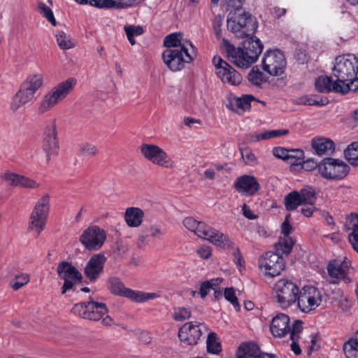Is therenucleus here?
Wrapping results in <instances>:
<instances>
[{
  "mask_svg": "<svg viewBox=\"0 0 358 358\" xmlns=\"http://www.w3.org/2000/svg\"><path fill=\"white\" fill-rule=\"evenodd\" d=\"M242 48H236L227 39H223L229 60L240 68H248L255 63L263 50V44L253 36L245 37Z\"/></svg>",
  "mask_w": 358,
  "mask_h": 358,
  "instance_id": "nucleus-1",
  "label": "nucleus"
},
{
  "mask_svg": "<svg viewBox=\"0 0 358 358\" xmlns=\"http://www.w3.org/2000/svg\"><path fill=\"white\" fill-rule=\"evenodd\" d=\"M295 243L290 238L279 239L275 244V252H266L259 258V266L264 269L265 275L271 277L279 275L285 268L283 255L287 256Z\"/></svg>",
  "mask_w": 358,
  "mask_h": 358,
  "instance_id": "nucleus-2",
  "label": "nucleus"
},
{
  "mask_svg": "<svg viewBox=\"0 0 358 358\" xmlns=\"http://www.w3.org/2000/svg\"><path fill=\"white\" fill-rule=\"evenodd\" d=\"M183 225L199 237L208 240L217 247L222 249L234 248V242L227 236L192 217H186L183 220Z\"/></svg>",
  "mask_w": 358,
  "mask_h": 358,
  "instance_id": "nucleus-3",
  "label": "nucleus"
},
{
  "mask_svg": "<svg viewBox=\"0 0 358 358\" xmlns=\"http://www.w3.org/2000/svg\"><path fill=\"white\" fill-rule=\"evenodd\" d=\"M43 83V76L42 74L33 73L29 75L13 97L10 105V110L15 112L20 106L34 100L36 92L42 87Z\"/></svg>",
  "mask_w": 358,
  "mask_h": 358,
  "instance_id": "nucleus-4",
  "label": "nucleus"
},
{
  "mask_svg": "<svg viewBox=\"0 0 358 358\" xmlns=\"http://www.w3.org/2000/svg\"><path fill=\"white\" fill-rule=\"evenodd\" d=\"M227 28L238 38H245L253 36L257 28L256 18L250 13L243 12L236 15L238 10L229 9Z\"/></svg>",
  "mask_w": 358,
  "mask_h": 358,
  "instance_id": "nucleus-5",
  "label": "nucleus"
},
{
  "mask_svg": "<svg viewBox=\"0 0 358 358\" xmlns=\"http://www.w3.org/2000/svg\"><path fill=\"white\" fill-rule=\"evenodd\" d=\"M333 75L341 85L349 82L350 90L355 83L358 73V60L351 55L338 56L336 58V64L332 69Z\"/></svg>",
  "mask_w": 358,
  "mask_h": 358,
  "instance_id": "nucleus-6",
  "label": "nucleus"
},
{
  "mask_svg": "<svg viewBox=\"0 0 358 358\" xmlns=\"http://www.w3.org/2000/svg\"><path fill=\"white\" fill-rule=\"evenodd\" d=\"M196 57L195 48L189 49L184 45L180 48L166 49L162 53L164 63L172 71H180Z\"/></svg>",
  "mask_w": 358,
  "mask_h": 358,
  "instance_id": "nucleus-7",
  "label": "nucleus"
},
{
  "mask_svg": "<svg viewBox=\"0 0 358 358\" xmlns=\"http://www.w3.org/2000/svg\"><path fill=\"white\" fill-rule=\"evenodd\" d=\"M76 83L75 78H69L54 87L42 99L38 108L39 113H45L55 107L73 89Z\"/></svg>",
  "mask_w": 358,
  "mask_h": 358,
  "instance_id": "nucleus-8",
  "label": "nucleus"
},
{
  "mask_svg": "<svg viewBox=\"0 0 358 358\" xmlns=\"http://www.w3.org/2000/svg\"><path fill=\"white\" fill-rule=\"evenodd\" d=\"M350 166L339 159L325 157L319 163V173L329 180H340L349 173Z\"/></svg>",
  "mask_w": 358,
  "mask_h": 358,
  "instance_id": "nucleus-9",
  "label": "nucleus"
},
{
  "mask_svg": "<svg viewBox=\"0 0 358 358\" xmlns=\"http://www.w3.org/2000/svg\"><path fill=\"white\" fill-rule=\"evenodd\" d=\"M107 287L112 294L129 298L137 303L144 302L158 296L157 293H145L127 288L119 278L114 276L108 278Z\"/></svg>",
  "mask_w": 358,
  "mask_h": 358,
  "instance_id": "nucleus-10",
  "label": "nucleus"
},
{
  "mask_svg": "<svg viewBox=\"0 0 358 358\" xmlns=\"http://www.w3.org/2000/svg\"><path fill=\"white\" fill-rule=\"evenodd\" d=\"M274 293L279 306L282 308H287L296 301L299 289L292 280L280 279L275 284Z\"/></svg>",
  "mask_w": 358,
  "mask_h": 358,
  "instance_id": "nucleus-11",
  "label": "nucleus"
},
{
  "mask_svg": "<svg viewBox=\"0 0 358 358\" xmlns=\"http://www.w3.org/2000/svg\"><path fill=\"white\" fill-rule=\"evenodd\" d=\"M49 210L50 196L45 194L36 203L29 220L28 229L36 232L37 236L45 228Z\"/></svg>",
  "mask_w": 358,
  "mask_h": 358,
  "instance_id": "nucleus-12",
  "label": "nucleus"
},
{
  "mask_svg": "<svg viewBox=\"0 0 358 358\" xmlns=\"http://www.w3.org/2000/svg\"><path fill=\"white\" fill-rule=\"evenodd\" d=\"M105 303L94 301L92 298L88 302L76 303L71 309L74 315L92 321H99L108 313Z\"/></svg>",
  "mask_w": 358,
  "mask_h": 358,
  "instance_id": "nucleus-13",
  "label": "nucleus"
},
{
  "mask_svg": "<svg viewBox=\"0 0 358 358\" xmlns=\"http://www.w3.org/2000/svg\"><path fill=\"white\" fill-rule=\"evenodd\" d=\"M57 272L59 278L64 280L62 287V294L72 289L73 286L81 282V273L71 262L63 261L58 264Z\"/></svg>",
  "mask_w": 358,
  "mask_h": 358,
  "instance_id": "nucleus-14",
  "label": "nucleus"
},
{
  "mask_svg": "<svg viewBox=\"0 0 358 358\" xmlns=\"http://www.w3.org/2000/svg\"><path fill=\"white\" fill-rule=\"evenodd\" d=\"M213 64L215 67L217 77L223 83L234 86L241 83V75L220 57H214Z\"/></svg>",
  "mask_w": 358,
  "mask_h": 358,
  "instance_id": "nucleus-15",
  "label": "nucleus"
},
{
  "mask_svg": "<svg viewBox=\"0 0 358 358\" xmlns=\"http://www.w3.org/2000/svg\"><path fill=\"white\" fill-rule=\"evenodd\" d=\"M263 69L271 76L282 74L286 67L284 54L279 50H268L262 59Z\"/></svg>",
  "mask_w": 358,
  "mask_h": 358,
  "instance_id": "nucleus-16",
  "label": "nucleus"
},
{
  "mask_svg": "<svg viewBox=\"0 0 358 358\" xmlns=\"http://www.w3.org/2000/svg\"><path fill=\"white\" fill-rule=\"evenodd\" d=\"M106 239V232L98 226L87 227L80 236V241L88 250H98Z\"/></svg>",
  "mask_w": 358,
  "mask_h": 358,
  "instance_id": "nucleus-17",
  "label": "nucleus"
},
{
  "mask_svg": "<svg viewBox=\"0 0 358 358\" xmlns=\"http://www.w3.org/2000/svg\"><path fill=\"white\" fill-rule=\"evenodd\" d=\"M140 150L143 156L153 164L166 168L169 167L170 157L158 145L143 143L140 147Z\"/></svg>",
  "mask_w": 358,
  "mask_h": 358,
  "instance_id": "nucleus-18",
  "label": "nucleus"
},
{
  "mask_svg": "<svg viewBox=\"0 0 358 358\" xmlns=\"http://www.w3.org/2000/svg\"><path fill=\"white\" fill-rule=\"evenodd\" d=\"M59 148L57 125L55 120H53L45 129L42 144V149L45 154L48 162H50L52 155H57L58 154Z\"/></svg>",
  "mask_w": 358,
  "mask_h": 358,
  "instance_id": "nucleus-19",
  "label": "nucleus"
},
{
  "mask_svg": "<svg viewBox=\"0 0 358 358\" xmlns=\"http://www.w3.org/2000/svg\"><path fill=\"white\" fill-rule=\"evenodd\" d=\"M298 306L304 313H308L315 309L321 303V296L319 290L313 287L304 289L303 293L297 297Z\"/></svg>",
  "mask_w": 358,
  "mask_h": 358,
  "instance_id": "nucleus-20",
  "label": "nucleus"
},
{
  "mask_svg": "<svg viewBox=\"0 0 358 358\" xmlns=\"http://www.w3.org/2000/svg\"><path fill=\"white\" fill-rule=\"evenodd\" d=\"M350 264V261L346 257H344L342 259H335L329 261L327 270L331 278L343 280L345 283H350L352 280L347 276Z\"/></svg>",
  "mask_w": 358,
  "mask_h": 358,
  "instance_id": "nucleus-21",
  "label": "nucleus"
},
{
  "mask_svg": "<svg viewBox=\"0 0 358 358\" xmlns=\"http://www.w3.org/2000/svg\"><path fill=\"white\" fill-rule=\"evenodd\" d=\"M315 89L320 93H341L347 94L350 91L349 84L341 85L337 81H333L331 77L320 76L315 81Z\"/></svg>",
  "mask_w": 358,
  "mask_h": 358,
  "instance_id": "nucleus-22",
  "label": "nucleus"
},
{
  "mask_svg": "<svg viewBox=\"0 0 358 358\" xmlns=\"http://www.w3.org/2000/svg\"><path fill=\"white\" fill-rule=\"evenodd\" d=\"M106 261V257L101 253L90 257L84 268V274L90 282L96 281L102 273Z\"/></svg>",
  "mask_w": 358,
  "mask_h": 358,
  "instance_id": "nucleus-23",
  "label": "nucleus"
},
{
  "mask_svg": "<svg viewBox=\"0 0 358 358\" xmlns=\"http://www.w3.org/2000/svg\"><path fill=\"white\" fill-rule=\"evenodd\" d=\"M202 335L199 324L187 322L183 324L178 331V337L182 343L187 345H196Z\"/></svg>",
  "mask_w": 358,
  "mask_h": 358,
  "instance_id": "nucleus-24",
  "label": "nucleus"
},
{
  "mask_svg": "<svg viewBox=\"0 0 358 358\" xmlns=\"http://www.w3.org/2000/svg\"><path fill=\"white\" fill-rule=\"evenodd\" d=\"M234 187L239 193L245 196H252L260 189V185L255 177L248 175L237 178Z\"/></svg>",
  "mask_w": 358,
  "mask_h": 358,
  "instance_id": "nucleus-25",
  "label": "nucleus"
},
{
  "mask_svg": "<svg viewBox=\"0 0 358 358\" xmlns=\"http://www.w3.org/2000/svg\"><path fill=\"white\" fill-rule=\"evenodd\" d=\"M289 317L288 315L279 313L276 315L271 320L270 329L275 337H283L287 334L290 330L289 325Z\"/></svg>",
  "mask_w": 358,
  "mask_h": 358,
  "instance_id": "nucleus-26",
  "label": "nucleus"
},
{
  "mask_svg": "<svg viewBox=\"0 0 358 358\" xmlns=\"http://www.w3.org/2000/svg\"><path fill=\"white\" fill-rule=\"evenodd\" d=\"M311 147L315 153L319 156L330 155L335 150V143L330 138L317 137L312 139Z\"/></svg>",
  "mask_w": 358,
  "mask_h": 358,
  "instance_id": "nucleus-27",
  "label": "nucleus"
},
{
  "mask_svg": "<svg viewBox=\"0 0 358 358\" xmlns=\"http://www.w3.org/2000/svg\"><path fill=\"white\" fill-rule=\"evenodd\" d=\"M346 230L352 231L348 235V241L352 248L358 253V214L351 213L347 217L345 224Z\"/></svg>",
  "mask_w": 358,
  "mask_h": 358,
  "instance_id": "nucleus-28",
  "label": "nucleus"
},
{
  "mask_svg": "<svg viewBox=\"0 0 358 358\" xmlns=\"http://www.w3.org/2000/svg\"><path fill=\"white\" fill-rule=\"evenodd\" d=\"M164 45L167 49L180 48L182 46L188 47L189 49L195 48L191 41L184 40L182 34L180 32H175L167 35L164 39Z\"/></svg>",
  "mask_w": 358,
  "mask_h": 358,
  "instance_id": "nucleus-29",
  "label": "nucleus"
},
{
  "mask_svg": "<svg viewBox=\"0 0 358 358\" xmlns=\"http://www.w3.org/2000/svg\"><path fill=\"white\" fill-rule=\"evenodd\" d=\"M144 216L143 211L136 207H130L126 210L124 217L127 225L130 227H137L142 223Z\"/></svg>",
  "mask_w": 358,
  "mask_h": 358,
  "instance_id": "nucleus-30",
  "label": "nucleus"
},
{
  "mask_svg": "<svg viewBox=\"0 0 358 358\" xmlns=\"http://www.w3.org/2000/svg\"><path fill=\"white\" fill-rule=\"evenodd\" d=\"M262 353L259 347L253 343L241 344L237 352L238 358H258Z\"/></svg>",
  "mask_w": 358,
  "mask_h": 358,
  "instance_id": "nucleus-31",
  "label": "nucleus"
},
{
  "mask_svg": "<svg viewBox=\"0 0 358 358\" xmlns=\"http://www.w3.org/2000/svg\"><path fill=\"white\" fill-rule=\"evenodd\" d=\"M343 352L347 358H356L358 354V331L343 344Z\"/></svg>",
  "mask_w": 358,
  "mask_h": 358,
  "instance_id": "nucleus-32",
  "label": "nucleus"
},
{
  "mask_svg": "<svg viewBox=\"0 0 358 358\" xmlns=\"http://www.w3.org/2000/svg\"><path fill=\"white\" fill-rule=\"evenodd\" d=\"M284 205L286 210L292 211L296 210L299 206L303 205L298 191H292L284 198Z\"/></svg>",
  "mask_w": 358,
  "mask_h": 358,
  "instance_id": "nucleus-33",
  "label": "nucleus"
},
{
  "mask_svg": "<svg viewBox=\"0 0 358 358\" xmlns=\"http://www.w3.org/2000/svg\"><path fill=\"white\" fill-rule=\"evenodd\" d=\"M206 348L208 353L219 354L222 350L221 343L218 341L217 334L214 332L208 334L206 341Z\"/></svg>",
  "mask_w": 358,
  "mask_h": 358,
  "instance_id": "nucleus-34",
  "label": "nucleus"
},
{
  "mask_svg": "<svg viewBox=\"0 0 358 358\" xmlns=\"http://www.w3.org/2000/svg\"><path fill=\"white\" fill-rule=\"evenodd\" d=\"M345 159L352 166H358V142H353L344 151Z\"/></svg>",
  "mask_w": 358,
  "mask_h": 358,
  "instance_id": "nucleus-35",
  "label": "nucleus"
},
{
  "mask_svg": "<svg viewBox=\"0 0 358 358\" xmlns=\"http://www.w3.org/2000/svg\"><path fill=\"white\" fill-rule=\"evenodd\" d=\"M248 80L253 85L260 86L263 83L266 82V77L259 69L257 66H253L248 76Z\"/></svg>",
  "mask_w": 358,
  "mask_h": 358,
  "instance_id": "nucleus-36",
  "label": "nucleus"
},
{
  "mask_svg": "<svg viewBox=\"0 0 358 358\" xmlns=\"http://www.w3.org/2000/svg\"><path fill=\"white\" fill-rule=\"evenodd\" d=\"M87 4L98 8H121L123 4L114 0H88Z\"/></svg>",
  "mask_w": 358,
  "mask_h": 358,
  "instance_id": "nucleus-37",
  "label": "nucleus"
},
{
  "mask_svg": "<svg viewBox=\"0 0 358 358\" xmlns=\"http://www.w3.org/2000/svg\"><path fill=\"white\" fill-rule=\"evenodd\" d=\"M57 42L62 50H68L75 47L76 44L71 37L63 31H58L56 35Z\"/></svg>",
  "mask_w": 358,
  "mask_h": 358,
  "instance_id": "nucleus-38",
  "label": "nucleus"
},
{
  "mask_svg": "<svg viewBox=\"0 0 358 358\" xmlns=\"http://www.w3.org/2000/svg\"><path fill=\"white\" fill-rule=\"evenodd\" d=\"M124 29L127 34V38L131 43V45H134L136 44V41L134 40L135 36H140L143 33V28L141 26H136V25H127L124 26Z\"/></svg>",
  "mask_w": 358,
  "mask_h": 358,
  "instance_id": "nucleus-39",
  "label": "nucleus"
},
{
  "mask_svg": "<svg viewBox=\"0 0 358 358\" xmlns=\"http://www.w3.org/2000/svg\"><path fill=\"white\" fill-rule=\"evenodd\" d=\"M299 199L302 204L313 205V199L315 197V192L311 187L301 189L298 192Z\"/></svg>",
  "mask_w": 358,
  "mask_h": 358,
  "instance_id": "nucleus-40",
  "label": "nucleus"
},
{
  "mask_svg": "<svg viewBox=\"0 0 358 358\" xmlns=\"http://www.w3.org/2000/svg\"><path fill=\"white\" fill-rule=\"evenodd\" d=\"M29 282V275L27 273H21L15 275L10 281V285L14 290H18Z\"/></svg>",
  "mask_w": 358,
  "mask_h": 358,
  "instance_id": "nucleus-41",
  "label": "nucleus"
},
{
  "mask_svg": "<svg viewBox=\"0 0 358 358\" xmlns=\"http://www.w3.org/2000/svg\"><path fill=\"white\" fill-rule=\"evenodd\" d=\"M38 11L43 17L51 23L52 25L56 26L57 21L55 18L52 10L45 3L39 2L38 4Z\"/></svg>",
  "mask_w": 358,
  "mask_h": 358,
  "instance_id": "nucleus-42",
  "label": "nucleus"
},
{
  "mask_svg": "<svg viewBox=\"0 0 358 358\" xmlns=\"http://www.w3.org/2000/svg\"><path fill=\"white\" fill-rule=\"evenodd\" d=\"M289 133L288 129H279V130H268L264 132L259 134L257 139L260 141L267 140L273 138H275L280 136H285Z\"/></svg>",
  "mask_w": 358,
  "mask_h": 358,
  "instance_id": "nucleus-43",
  "label": "nucleus"
},
{
  "mask_svg": "<svg viewBox=\"0 0 358 358\" xmlns=\"http://www.w3.org/2000/svg\"><path fill=\"white\" fill-rule=\"evenodd\" d=\"M241 157L245 163L249 166H255L257 164V159L255 155L249 148H240Z\"/></svg>",
  "mask_w": 358,
  "mask_h": 358,
  "instance_id": "nucleus-44",
  "label": "nucleus"
},
{
  "mask_svg": "<svg viewBox=\"0 0 358 358\" xmlns=\"http://www.w3.org/2000/svg\"><path fill=\"white\" fill-rule=\"evenodd\" d=\"M252 100H256L252 95L246 94L236 100V105L238 108L245 110L250 108V102Z\"/></svg>",
  "mask_w": 358,
  "mask_h": 358,
  "instance_id": "nucleus-45",
  "label": "nucleus"
},
{
  "mask_svg": "<svg viewBox=\"0 0 358 358\" xmlns=\"http://www.w3.org/2000/svg\"><path fill=\"white\" fill-rule=\"evenodd\" d=\"M224 298L229 301L236 309L240 308V305L238 299L235 294V290L233 287L226 288L224 292Z\"/></svg>",
  "mask_w": 358,
  "mask_h": 358,
  "instance_id": "nucleus-46",
  "label": "nucleus"
},
{
  "mask_svg": "<svg viewBox=\"0 0 358 358\" xmlns=\"http://www.w3.org/2000/svg\"><path fill=\"white\" fill-rule=\"evenodd\" d=\"M2 178L10 185L19 186L21 175L7 171L2 176Z\"/></svg>",
  "mask_w": 358,
  "mask_h": 358,
  "instance_id": "nucleus-47",
  "label": "nucleus"
},
{
  "mask_svg": "<svg viewBox=\"0 0 358 358\" xmlns=\"http://www.w3.org/2000/svg\"><path fill=\"white\" fill-rule=\"evenodd\" d=\"M191 317V312L185 308H178L175 309L173 319L176 321H183Z\"/></svg>",
  "mask_w": 358,
  "mask_h": 358,
  "instance_id": "nucleus-48",
  "label": "nucleus"
},
{
  "mask_svg": "<svg viewBox=\"0 0 358 358\" xmlns=\"http://www.w3.org/2000/svg\"><path fill=\"white\" fill-rule=\"evenodd\" d=\"M290 217V214H288L285 217V220L284 222L282 224L281 226V230L282 233L284 235L283 237L280 238V239H285V238H290L292 241H294L292 238L289 236V234H290L292 227L290 225L289 219Z\"/></svg>",
  "mask_w": 358,
  "mask_h": 358,
  "instance_id": "nucleus-49",
  "label": "nucleus"
},
{
  "mask_svg": "<svg viewBox=\"0 0 358 358\" xmlns=\"http://www.w3.org/2000/svg\"><path fill=\"white\" fill-rule=\"evenodd\" d=\"M19 187L35 189L38 188L39 185L35 180L24 176H21Z\"/></svg>",
  "mask_w": 358,
  "mask_h": 358,
  "instance_id": "nucleus-50",
  "label": "nucleus"
},
{
  "mask_svg": "<svg viewBox=\"0 0 358 358\" xmlns=\"http://www.w3.org/2000/svg\"><path fill=\"white\" fill-rule=\"evenodd\" d=\"M80 151L83 155L93 156L97 153L96 148L90 143H85L80 145Z\"/></svg>",
  "mask_w": 358,
  "mask_h": 358,
  "instance_id": "nucleus-51",
  "label": "nucleus"
},
{
  "mask_svg": "<svg viewBox=\"0 0 358 358\" xmlns=\"http://www.w3.org/2000/svg\"><path fill=\"white\" fill-rule=\"evenodd\" d=\"M289 151V150L282 147H275L273 148L272 152L275 157L287 162Z\"/></svg>",
  "mask_w": 358,
  "mask_h": 358,
  "instance_id": "nucleus-52",
  "label": "nucleus"
},
{
  "mask_svg": "<svg viewBox=\"0 0 358 358\" xmlns=\"http://www.w3.org/2000/svg\"><path fill=\"white\" fill-rule=\"evenodd\" d=\"M303 169L307 171H310L316 168L319 170V163L314 159L308 158L307 159H303V162L301 164Z\"/></svg>",
  "mask_w": 358,
  "mask_h": 358,
  "instance_id": "nucleus-53",
  "label": "nucleus"
},
{
  "mask_svg": "<svg viewBox=\"0 0 358 358\" xmlns=\"http://www.w3.org/2000/svg\"><path fill=\"white\" fill-rule=\"evenodd\" d=\"M222 17L220 15H217L213 23V28L214 33L217 38H220L222 36Z\"/></svg>",
  "mask_w": 358,
  "mask_h": 358,
  "instance_id": "nucleus-54",
  "label": "nucleus"
},
{
  "mask_svg": "<svg viewBox=\"0 0 358 358\" xmlns=\"http://www.w3.org/2000/svg\"><path fill=\"white\" fill-rule=\"evenodd\" d=\"M296 158V160H302L305 158L304 157V152L301 149H289L287 161L288 162L290 159Z\"/></svg>",
  "mask_w": 358,
  "mask_h": 358,
  "instance_id": "nucleus-55",
  "label": "nucleus"
},
{
  "mask_svg": "<svg viewBox=\"0 0 358 358\" xmlns=\"http://www.w3.org/2000/svg\"><path fill=\"white\" fill-rule=\"evenodd\" d=\"M197 254L203 259H208L211 255V248L207 245L200 246L197 250Z\"/></svg>",
  "mask_w": 358,
  "mask_h": 358,
  "instance_id": "nucleus-56",
  "label": "nucleus"
},
{
  "mask_svg": "<svg viewBox=\"0 0 358 358\" xmlns=\"http://www.w3.org/2000/svg\"><path fill=\"white\" fill-rule=\"evenodd\" d=\"M244 0H229L227 3L228 9H235V10H241Z\"/></svg>",
  "mask_w": 358,
  "mask_h": 358,
  "instance_id": "nucleus-57",
  "label": "nucleus"
},
{
  "mask_svg": "<svg viewBox=\"0 0 358 358\" xmlns=\"http://www.w3.org/2000/svg\"><path fill=\"white\" fill-rule=\"evenodd\" d=\"M208 284H209V282L205 281V282H202L201 285L200 290H199V293L200 294V295L202 298H205L207 296V294H208V292H210V290L212 289Z\"/></svg>",
  "mask_w": 358,
  "mask_h": 358,
  "instance_id": "nucleus-58",
  "label": "nucleus"
},
{
  "mask_svg": "<svg viewBox=\"0 0 358 358\" xmlns=\"http://www.w3.org/2000/svg\"><path fill=\"white\" fill-rule=\"evenodd\" d=\"M138 340L143 344H148L151 342V336L147 331H142L138 335Z\"/></svg>",
  "mask_w": 358,
  "mask_h": 358,
  "instance_id": "nucleus-59",
  "label": "nucleus"
},
{
  "mask_svg": "<svg viewBox=\"0 0 358 358\" xmlns=\"http://www.w3.org/2000/svg\"><path fill=\"white\" fill-rule=\"evenodd\" d=\"M234 261L236 265H241L243 262V257L241 254V251L238 247L235 248L234 252H233Z\"/></svg>",
  "mask_w": 358,
  "mask_h": 358,
  "instance_id": "nucleus-60",
  "label": "nucleus"
},
{
  "mask_svg": "<svg viewBox=\"0 0 358 358\" xmlns=\"http://www.w3.org/2000/svg\"><path fill=\"white\" fill-rule=\"evenodd\" d=\"M303 329L302 322L301 320H295L290 327L289 332L301 333Z\"/></svg>",
  "mask_w": 358,
  "mask_h": 358,
  "instance_id": "nucleus-61",
  "label": "nucleus"
},
{
  "mask_svg": "<svg viewBox=\"0 0 358 358\" xmlns=\"http://www.w3.org/2000/svg\"><path fill=\"white\" fill-rule=\"evenodd\" d=\"M242 210L244 216L250 220H253L256 218V216L253 214L252 211L250 209V208L244 203L242 206Z\"/></svg>",
  "mask_w": 358,
  "mask_h": 358,
  "instance_id": "nucleus-62",
  "label": "nucleus"
},
{
  "mask_svg": "<svg viewBox=\"0 0 358 358\" xmlns=\"http://www.w3.org/2000/svg\"><path fill=\"white\" fill-rule=\"evenodd\" d=\"M313 101H314L313 99L308 96H303L297 100L296 102V104H302V105H308V106H314L313 103Z\"/></svg>",
  "mask_w": 358,
  "mask_h": 358,
  "instance_id": "nucleus-63",
  "label": "nucleus"
},
{
  "mask_svg": "<svg viewBox=\"0 0 358 358\" xmlns=\"http://www.w3.org/2000/svg\"><path fill=\"white\" fill-rule=\"evenodd\" d=\"M151 236L154 238H160L162 236L161 229L155 225L150 227Z\"/></svg>",
  "mask_w": 358,
  "mask_h": 358,
  "instance_id": "nucleus-64",
  "label": "nucleus"
}]
</instances>
